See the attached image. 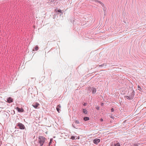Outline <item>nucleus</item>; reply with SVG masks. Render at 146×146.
Returning <instances> with one entry per match:
<instances>
[{
	"instance_id": "1",
	"label": "nucleus",
	"mask_w": 146,
	"mask_h": 146,
	"mask_svg": "<svg viewBox=\"0 0 146 146\" xmlns=\"http://www.w3.org/2000/svg\"><path fill=\"white\" fill-rule=\"evenodd\" d=\"M46 138L42 136H39L38 140V142L40 146H42L44 143Z\"/></svg>"
},
{
	"instance_id": "2",
	"label": "nucleus",
	"mask_w": 146,
	"mask_h": 146,
	"mask_svg": "<svg viewBox=\"0 0 146 146\" xmlns=\"http://www.w3.org/2000/svg\"><path fill=\"white\" fill-rule=\"evenodd\" d=\"M15 128L19 129H25L26 130V129L25 125L22 123L20 122H19L16 124Z\"/></svg>"
},
{
	"instance_id": "3",
	"label": "nucleus",
	"mask_w": 146,
	"mask_h": 146,
	"mask_svg": "<svg viewBox=\"0 0 146 146\" xmlns=\"http://www.w3.org/2000/svg\"><path fill=\"white\" fill-rule=\"evenodd\" d=\"M100 139H95L93 140V143L95 144H98L100 142Z\"/></svg>"
},
{
	"instance_id": "4",
	"label": "nucleus",
	"mask_w": 146,
	"mask_h": 146,
	"mask_svg": "<svg viewBox=\"0 0 146 146\" xmlns=\"http://www.w3.org/2000/svg\"><path fill=\"white\" fill-rule=\"evenodd\" d=\"M49 3L51 6H54L55 5V0H49Z\"/></svg>"
},
{
	"instance_id": "5",
	"label": "nucleus",
	"mask_w": 146,
	"mask_h": 146,
	"mask_svg": "<svg viewBox=\"0 0 146 146\" xmlns=\"http://www.w3.org/2000/svg\"><path fill=\"white\" fill-rule=\"evenodd\" d=\"M13 99L11 97H9L7 99V101L9 103H11L13 102Z\"/></svg>"
},
{
	"instance_id": "6",
	"label": "nucleus",
	"mask_w": 146,
	"mask_h": 146,
	"mask_svg": "<svg viewBox=\"0 0 146 146\" xmlns=\"http://www.w3.org/2000/svg\"><path fill=\"white\" fill-rule=\"evenodd\" d=\"M134 90H132L129 96L131 98H132V99L134 98Z\"/></svg>"
},
{
	"instance_id": "7",
	"label": "nucleus",
	"mask_w": 146,
	"mask_h": 146,
	"mask_svg": "<svg viewBox=\"0 0 146 146\" xmlns=\"http://www.w3.org/2000/svg\"><path fill=\"white\" fill-rule=\"evenodd\" d=\"M16 110L19 112H23L24 111V110L22 108H19L18 107H17L16 108Z\"/></svg>"
},
{
	"instance_id": "8",
	"label": "nucleus",
	"mask_w": 146,
	"mask_h": 146,
	"mask_svg": "<svg viewBox=\"0 0 146 146\" xmlns=\"http://www.w3.org/2000/svg\"><path fill=\"white\" fill-rule=\"evenodd\" d=\"M39 105V104L37 103H35L33 104L32 106L35 108H37L38 106Z\"/></svg>"
},
{
	"instance_id": "9",
	"label": "nucleus",
	"mask_w": 146,
	"mask_h": 146,
	"mask_svg": "<svg viewBox=\"0 0 146 146\" xmlns=\"http://www.w3.org/2000/svg\"><path fill=\"white\" fill-rule=\"evenodd\" d=\"M91 90L92 91V93L93 94H95L96 93V90L95 88L92 87Z\"/></svg>"
},
{
	"instance_id": "10",
	"label": "nucleus",
	"mask_w": 146,
	"mask_h": 146,
	"mask_svg": "<svg viewBox=\"0 0 146 146\" xmlns=\"http://www.w3.org/2000/svg\"><path fill=\"white\" fill-rule=\"evenodd\" d=\"M61 108V106L59 104L56 107V110L58 112V113H59V111L60 110V108Z\"/></svg>"
},
{
	"instance_id": "11",
	"label": "nucleus",
	"mask_w": 146,
	"mask_h": 146,
	"mask_svg": "<svg viewBox=\"0 0 146 146\" xmlns=\"http://www.w3.org/2000/svg\"><path fill=\"white\" fill-rule=\"evenodd\" d=\"M125 98H126V99H127L129 100H132V98H131L129 96H125Z\"/></svg>"
},
{
	"instance_id": "12",
	"label": "nucleus",
	"mask_w": 146,
	"mask_h": 146,
	"mask_svg": "<svg viewBox=\"0 0 146 146\" xmlns=\"http://www.w3.org/2000/svg\"><path fill=\"white\" fill-rule=\"evenodd\" d=\"M82 112L83 113L86 114L88 113L87 111L84 109H82Z\"/></svg>"
},
{
	"instance_id": "13",
	"label": "nucleus",
	"mask_w": 146,
	"mask_h": 146,
	"mask_svg": "<svg viewBox=\"0 0 146 146\" xmlns=\"http://www.w3.org/2000/svg\"><path fill=\"white\" fill-rule=\"evenodd\" d=\"M90 119V118L89 117H84V120L85 121H86L88 120H89Z\"/></svg>"
},
{
	"instance_id": "14",
	"label": "nucleus",
	"mask_w": 146,
	"mask_h": 146,
	"mask_svg": "<svg viewBox=\"0 0 146 146\" xmlns=\"http://www.w3.org/2000/svg\"><path fill=\"white\" fill-rule=\"evenodd\" d=\"M38 49V47L37 46H35L34 49H33V51L37 50Z\"/></svg>"
},
{
	"instance_id": "15",
	"label": "nucleus",
	"mask_w": 146,
	"mask_h": 146,
	"mask_svg": "<svg viewBox=\"0 0 146 146\" xmlns=\"http://www.w3.org/2000/svg\"><path fill=\"white\" fill-rule=\"evenodd\" d=\"M138 145L137 143H134L131 145L129 146H138Z\"/></svg>"
},
{
	"instance_id": "16",
	"label": "nucleus",
	"mask_w": 146,
	"mask_h": 146,
	"mask_svg": "<svg viewBox=\"0 0 146 146\" xmlns=\"http://www.w3.org/2000/svg\"><path fill=\"white\" fill-rule=\"evenodd\" d=\"M120 145L119 143L114 144V146H120Z\"/></svg>"
},
{
	"instance_id": "17",
	"label": "nucleus",
	"mask_w": 146,
	"mask_h": 146,
	"mask_svg": "<svg viewBox=\"0 0 146 146\" xmlns=\"http://www.w3.org/2000/svg\"><path fill=\"white\" fill-rule=\"evenodd\" d=\"M75 136H72L71 137V139L72 140H74L75 139Z\"/></svg>"
},
{
	"instance_id": "18",
	"label": "nucleus",
	"mask_w": 146,
	"mask_h": 146,
	"mask_svg": "<svg viewBox=\"0 0 146 146\" xmlns=\"http://www.w3.org/2000/svg\"><path fill=\"white\" fill-rule=\"evenodd\" d=\"M74 122H75V123L76 124H79V123H80L79 121L78 120H76Z\"/></svg>"
},
{
	"instance_id": "19",
	"label": "nucleus",
	"mask_w": 146,
	"mask_h": 146,
	"mask_svg": "<svg viewBox=\"0 0 146 146\" xmlns=\"http://www.w3.org/2000/svg\"><path fill=\"white\" fill-rule=\"evenodd\" d=\"M52 139H50V142H49V143L48 146H50V144L52 142Z\"/></svg>"
},
{
	"instance_id": "20",
	"label": "nucleus",
	"mask_w": 146,
	"mask_h": 146,
	"mask_svg": "<svg viewBox=\"0 0 146 146\" xmlns=\"http://www.w3.org/2000/svg\"><path fill=\"white\" fill-rule=\"evenodd\" d=\"M98 2L99 3H100V4H101L102 5L103 7H104V4L103 3H102L100 1H98Z\"/></svg>"
},
{
	"instance_id": "21",
	"label": "nucleus",
	"mask_w": 146,
	"mask_h": 146,
	"mask_svg": "<svg viewBox=\"0 0 146 146\" xmlns=\"http://www.w3.org/2000/svg\"><path fill=\"white\" fill-rule=\"evenodd\" d=\"M138 90H139L140 91L141 90V87L140 86H138Z\"/></svg>"
},
{
	"instance_id": "22",
	"label": "nucleus",
	"mask_w": 146,
	"mask_h": 146,
	"mask_svg": "<svg viewBox=\"0 0 146 146\" xmlns=\"http://www.w3.org/2000/svg\"><path fill=\"white\" fill-rule=\"evenodd\" d=\"M57 11L58 12H59V13H62V11L60 9H59Z\"/></svg>"
},
{
	"instance_id": "23",
	"label": "nucleus",
	"mask_w": 146,
	"mask_h": 146,
	"mask_svg": "<svg viewBox=\"0 0 146 146\" xmlns=\"http://www.w3.org/2000/svg\"><path fill=\"white\" fill-rule=\"evenodd\" d=\"M101 66H106V64H102L100 65Z\"/></svg>"
},
{
	"instance_id": "24",
	"label": "nucleus",
	"mask_w": 146,
	"mask_h": 146,
	"mask_svg": "<svg viewBox=\"0 0 146 146\" xmlns=\"http://www.w3.org/2000/svg\"><path fill=\"white\" fill-rule=\"evenodd\" d=\"M111 112H113L114 111V109L113 108H112L111 109Z\"/></svg>"
},
{
	"instance_id": "25",
	"label": "nucleus",
	"mask_w": 146,
	"mask_h": 146,
	"mask_svg": "<svg viewBox=\"0 0 146 146\" xmlns=\"http://www.w3.org/2000/svg\"><path fill=\"white\" fill-rule=\"evenodd\" d=\"M87 104L86 103H84V104H83V105L84 106H86V105Z\"/></svg>"
},
{
	"instance_id": "26",
	"label": "nucleus",
	"mask_w": 146,
	"mask_h": 146,
	"mask_svg": "<svg viewBox=\"0 0 146 146\" xmlns=\"http://www.w3.org/2000/svg\"><path fill=\"white\" fill-rule=\"evenodd\" d=\"M96 109L97 110H98L99 109V107L98 106L96 107Z\"/></svg>"
},
{
	"instance_id": "27",
	"label": "nucleus",
	"mask_w": 146,
	"mask_h": 146,
	"mask_svg": "<svg viewBox=\"0 0 146 146\" xmlns=\"http://www.w3.org/2000/svg\"><path fill=\"white\" fill-rule=\"evenodd\" d=\"M100 120L101 121H103V119L101 118V119H100Z\"/></svg>"
},
{
	"instance_id": "28",
	"label": "nucleus",
	"mask_w": 146,
	"mask_h": 146,
	"mask_svg": "<svg viewBox=\"0 0 146 146\" xmlns=\"http://www.w3.org/2000/svg\"><path fill=\"white\" fill-rule=\"evenodd\" d=\"M72 126L74 128H76L74 126V125L73 124H72Z\"/></svg>"
},
{
	"instance_id": "29",
	"label": "nucleus",
	"mask_w": 146,
	"mask_h": 146,
	"mask_svg": "<svg viewBox=\"0 0 146 146\" xmlns=\"http://www.w3.org/2000/svg\"><path fill=\"white\" fill-rule=\"evenodd\" d=\"M47 146H48V145Z\"/></svg>"
}]
</instances>
